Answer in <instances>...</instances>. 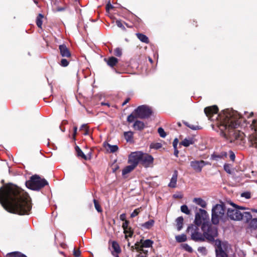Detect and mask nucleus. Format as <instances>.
I'll list each match as a JSON object with an SVG mask.
<instances>
[{"label": "nucleus", "mask_w": 257, "mask_h": 257, "mask_svg": "<svg viewBox=\"0 0 257 257\" xmlns=\"http://www.w3.org/2000/svg\"><path fill=\"white\" fill-rule=\"evenodd\" d=\"M0 203L8 212L19 215L28 214L32 208L28 194L16 186L0 188Z\"/></svg>", "instance_id": "1"}, {"label": "nucleus", "mask_w": 257, "mask_h": 257, "mask_svg": "<svg viewBox=\"0 0 257 257\" xmlns=\"http://www.w3.org/2000/svg\"><path fill=\"white\" fill-rule=\"evenodd\" d=\"M218 110L217 107L214 105L205 108L204 112L210 120L215 122L222 136H231L234 129L240 123V115L233 110L226 109L219 114Z\"/></svg>", "instance_id": "2"}, {"label": "nucleus", "mask_w": 257, "mask_h": 257, "mask_svg": "<svg viewBox=\"0 0 257 257\" xmlns=\"http://www.w3.org/2000/svg\"><path fill=\"white\" fill-rule=\"evenodd\" d=\"M227 219L225 205L221 203L214 205L211 209V221L214 225H217L220 221L225 222Z\"/></svg>", "instance_id": "3"}, {"label": "nucleus", "mask_w": 257, "mask_h": 257, "mask_svg": "<svg viewBox=\"0 0 257 257\" xmlns=\"http://www.w3.org/2000/svg\"><path fill=\"white\" fill-rule=\"evenodd\" d=\"M201 229L204 233V241L207 239L210 241H215L214 238L218 235L216 227L213 226L210 222H204L201 225Z\"/></svg>", "instance_id": "4"}, {"label": "nucleus", "mask_w": 257, "mask_h": 257, "mask_svg": "<svg viewBox=\"0 0 257 257\" xmlns=\"http://www.w3.org/2000/svg\"><path fill=\"white\" fill-rule=\"evenodd\" d=\"M48 184L45 179H41L37 175L32 176L30 180L26 182L27 187L33 190H39Z\"/></svg>", "instance_id": "5"}, {"label": "nucleus", "mask_w": 257, "mask_h": 257, "mask_svg": "<svg viewBox=\"0 0 257 257\" xmlns=\"http://www.w3.org/2000/svg\"><path fill=\"white\" fill-rule=\"evenodd\" d=\"M200 225L191 224L187 229L188 233L191 236V239L195 241H204V235L202 229L200 228Z\"/></svg>", "instance_id": "6"}, {"label": "nucleus", "mask_w": 257, "mask_h": 257, "mask_svg": "<svg viewBox=\"0 0 257 257\" xmlns=\"http://www.w3.org/2000/svg\"><path fill=\"white\" fill-rule=\"evenodd\" d=\"M231 205L234 208H228L227 211V217L233 220L239 221L244 219L245 212L241 213L239 210H245V208L242 206H239L234 203Z\"/></svg>", "instance_id": "7"}, {"label": "nucleus", "mask_w": 257, "mask_h": 257, "mask_svg": "<svg viewBox=\"0 0 257 257\" xmlns=\"http://www.w3.org/2000/svg\"><path fill=\"white\" fill-rule=\"evenodd\" d=\"M244 221L247 224L246 231L251 233L257 229V218H252V215L249 212H245Z\"/></svg>", "instance_id": "8"}, {"label": "nucleus", "mask_w": 257, "mask_h": 257, "mask_svg": "<svg viewBox=\"0 0 257 257\" xmlns=\"http://www.w3.org/2000/svg\"><path fill=\"white\" fill-rule=\"evenodd\" d=\"M209 216L207 212L202 209H199L195 215L194 223L198 225H202L204 222H209Z\"/></svg>", "instance_id": "9"}, {"label": "nucleus", "mask_w": 257, "mask_h": 257, "mask_svg": "<svg viewBox=\"0 0 257 257\" xmlns=\"http://www.w3.org/2000/svg\"><path fill=\"white\" fill-rule=\"evenodd\" d=\"M136 117L146 118L149 117L152 113L151 109L146 105L139 106L135 110Z\"/></svg>", "instance_id": "10"}, {"label": "nucleus", "mask_w": 257, "mask_h": 257, "mask_svg": "<svg viewBox=\"0 0 257 257\" xmlns=\"http://www.w3.org/2000/svg\"><path fill=\"white\" fill-rule=\"evenodd\" d=\"M143 155V152L141 151H137L132 152L128 156V163L133 164L136 166L141 162V157Z\"/></svg>", "instance_id": "11"}, {"label": "nucleus", "mask_w": 257, "mask_h": 257, "mask_svg": "<svg viewBox=\"0 0 257 257\" xmlns=\"http://www.w3.org/2000/svg\"><path fill=\"white\" fill-rule=\"evenodd\" d=\"M215 251H229L230 245L227 241H221L219 239L215 240Z\"/></svg>", "instance_id": "12"}, {"label": "nucleus", "mask_w": 257, "mask_h": 257, "mask_svg": "<svg viewBox=\"0 0 257 257\" xmlns=\"http://www.w3.org/2000/svg\"><path fill=\"white\" fill-rule=\"evenodd\" d=\"M154 158L151 155L143 153V155L141 157V163L145 167H149L151 164H153Z\"/></svg>", "instance_id": "13"}, {"label": "nucleus", "mask_w": 257, "mask_h": 257, "mask_svg": "<svg viewBox=\"0 0 257 257\" xmlns=\"http://www.w3.org/2000/svg\"><path fill=\"white\" fill-rule=\"evenodd\" d=\"M207 163L204 161H193L190 162L191 167L197 172H200L202 168L205 166Z\"/></svg>", "instance_id": "14"}, {"label": "nucleus", "mask_w": 257, "mask_h": 257, "mask_svg": "<svg viewBox=\"0 0 257 257\" xmlns=\"http://www.w3.org/2000/svg\"><path fill=\"white\" fill-rule=\"evenodd\" d=\"M60 53L63 57H69L71 56V53L65 45H60L59 47Z\"/></svg>", "instance_id": "15"}, {"label": "nucleus", "mask_w": 257, "mask_h": 257, "mask_svg": "<svg viewBox=\"0 0 257 257\" xmlns=\"http://www.w3.org/2000/svg\"><path fill=\"white\" fill-rule=\"evenodd\" d=\"M177 177H178V172H177V171L175 170L174 172V174L172 175V177L171 179L170 182L169 184H168L169 187L172 188H174L176 187Z\"/></svg>", "instance_id": "16"}, {"label": "nucleus", "mask_w": 257, "mask_h": 257, "mask_svg": "<svg viewBox=\"0 0 257 257\" xmlns=\"http://www.w3.org/2000/svg\"><path fill=\"white\" fill-rule=\"evenodd\" d=\"M141 244L140 245L138 243L135 244L136 246H140L141 248L150 247L152 246L153 244V241L151 239H146L144 241L141 240Z\"/></svg>", "instance_id": "17"}, {"label": "nucleus", "mask_w": 257, "mask_h": 257, "mask_svg": "<svg viewBox=\"0 0 257 257\" xmlns=\"http://www.w3.org/2000/svg\"><path fill=\"white\" fill-rule=\"evenodd\" d=\"M193 201L195 204L202 208H205L207 206L206 202L201 198H194L193 200Z\"/></svg>", "instance_id": "18"}, {"label": "nucleus", "mask_w": 257, "mask_h": 257, "mask_svg": "<svg viewBox=\"0 0 257 257\" xmlns=\"http://www.w3.org/2000/svg\"><path fill=\"white\" fill-rule=\"evenodd\" d=\"M104 60L106 62L107 65L111 67L115 66L118 62V59L114 57H111L107 60L105 59Z\"/></svg>", "instance_id": "19"}, {"label": "nucleus", "mask_w": 257, "mask_h": 257, "mask_svg": "<svg viewBox=\"0 0 257 257\" xmlns=\"http://www.w3.org/2000/svg\"><path fill=\"white\" fill-rule=\"evenodd\" d=\"M133 133L131 131L124 133V137L127 142L132 143L133 142Z\"/></svg>", "instance_id": "20"}, {"label": "nucleus", "mask_w": 257, "mask_h": 257, "mask_svg": "<svg viewBox=\"0 0 257 257\" xmlns=\"http://www.w3.org/2000/svg\"><path fill=\"white\" fill-rule=\"evenodd\" d=\"M136 167V166H134L133 164H130V165L127 166L123 169L122 172V175H124L128 174L133 171Z\"/></svg>", "instance_id": "21"}, {"label": "nucleus", "mask_w": 257, "mask_h": 257, "mask_svg": "<svg viewBox=\"0 0 257 257\" xmlns=\"http://www.w3.org/2000/svg\"><path fill=\"white\" fill-rule=\"evenodd\" d=\"M183 220L184 219L182 216L179 217L176 219L177 230L178 231L181 230L183 228Z\"/></svg>", "instance_id": "22"}, {"label": "nucleus", "mask_w": 257, "mask_h": 257, "mask_svg": "<svg viewBox=\"0 0 257 257\" xmlns=\"http://www.w3.org/2000/svg\"><path fill=\"white\" fill-rule=\"evenodd\" d=\"M155 221L153 219H150L141 225L142 227L145 229H149L154 225Z\"/></svg>", "instance_id": "23"}, {"label": "nucleus", "mask_w": 257, "mask_h": 257, "mask_svg": "<svg viewBox=\"0 0 257 257\" xmlns=\"http://www.w3.org/2000/svg\"><path fill=\"white\" fill-rule=\"evenodd\" d=\"M145 127L144 123L141 121L137 120L134 124V127L135 130H142Z\"/></svg>", "instance_id": "24"}, {"label": "nucleus", "mask_w": 257, "mask_h": 257, "mask_svg": "<svg viewBox=\"0 0 257 257\" xmlns=\"http://www.w3.org/2000/svg\"><path fill=\"white\" fill-rule=\"evenodd\" d=\"M137 38L142 42L148 44L149 40L148 38L145 35L141 33H137Z\"/></svg>", "instance_id": "25"}, {"label": "nucleus", "mask_w": 257, "mask_h": 257, "mask_svg": "<svg viewBox=\"0 0 257 257\" xmlns=\"http://www.w3.org/2000/svg\"><path fill=\"white\" fill-rule=\"evenodd\" d=\"M194 141L192 138H186L181 142V144L186 147L189 146L190 145H192Z\"/></svg>", "instance_id": "26"}, {"label": "nucleus", "mask_w": 257, "mask_h": 257, "mask_svg": "<svg viewBox=\"0 0 257 257\" xmlns=\"http://www.w3.org/2000/svg\"><path fill=\"white\" fill-rule=\"evenodd\" d=\"M7 257H27L26 255L20 252L15 251L7 253Z\"/></svg>", "instance_id": "27"}, {"label": "nucleus", "mask_w": 257, "mask_h": 257, "mask_svg": "<svg viewBox=\"0 0 257 257\" xmlns=\"http://www.w3.org/2000/svg\"><path fill=\"white\" fill-rule=\"evenodd\" d=\"M228 252L229 251H215L216 257H228Z\"/></svg>", "instance_id": "28"}, {"label": "nucleus", "mask_w": 257, "mask_h": 257, "mask_svg": "<svg viewBox=\"0 0 257 257\" xmlns=\"http://www.w3.org/2000/svg\"><path fill=\"white\" fill-rule=\"evenodd\" d=\"M75 149L78 156L81 157L85 160L88 159L87 157L83 153L82 150L78 146L76 147Z\"/></svg>", "instance_id": "29"}, {"label": "nucleus", "mask_w": 257, "mask_h": 257, "mask_svg": "<svg viewBox=\"0 0 257 257\" xmlns=\"http://www.w3.org/2000/svg\"><path fill=\"white\" fill-rule=\"evenodd\" d=\"M112 247L116 253L120 252L121 249L118 243L115 241L112 242Z\"/></svg>", "instance_id": "30"}, {"label": "nucleus", "mask_w": 257, "mask_h": 257, "mask_svg": "<svg viewBox=\"0 0 257 257\" xmlns=\"http://www.w3.org/2000/svg\"><path fill=\"white\" fill-rule=\"evenodd\" d=\"M176 240L178 242H184L187 240V236L185 234H182L175 236Z\"/></svg>", "instance_id": "31"}, {"label": "nucleus", "mask_w": 257, "mask_h": 257, "mask_svg": "<svg viewBox=\"0 0 257 257\" xmlns=\"http://www.w3.org/2000/svg\"><path fill=\"white\" fill-rule=\"evenodd\" d=\"M43 18V16L41 14H39L37 18L36 24H37V26L39 28L42 27V23H43V22H42Z\"/></svg>", "instance_id": "32"}, {"label": "nucleus", "mask_w": 257, "mask_h": 257, "mask_svg": "<svg viewBox=\"0 0 257 257\" xmlns=\"http://www.w3.org/2000/svg\"><path fill=\"white\" fill-rule=\"evenodd\" d=\"M251 146L257 148V135L252 136L250 139Z\"/></svg>", "instance_id": "33"}, {"label": "nucleus", "mask_w": 257, "mask_h": 257, "mask_svg": "<svg viewBox=\"0 0 257 257\" xmlns=\"http://www.w3.org/2000/svg\"><path fill=\"white\" fill-rule=\"evenodd\" d=\"M181 247L183 249L189 252H192L193 251L192 247L187 243H183L181 244Z\"/></svg>", "instance_id": "34"}, {"label": "nucleus", "mask_w": 257, "mask_h": 257, "mask_svg": "<svg viewBox=\"0 0 257 257\" xmlns=\"http://www.w3.org/2000/svg\"><path fill=\"white\" fill-rule=\"evenodd\" d=\"M181 210L182 212L185 213L186 214L189 215L190 213V211L188 209V207L186 205H183L181 207Z\"/></svg>", "instance_id": "35"}, {"label": "nucleus", "mask_w": 257, "mask_h": 257, "mask_svg": "<svg viewBox=\"0 0 257 257\" xmlns=\"http://www.w3.org/2000/svg\"><path fill=\"white\" fill-rule=\"evenodd\" d=\"M158 132L161 138H164L166 137V134L163 128L159 127L158 130Z\"/></svg>", "instance_id": "36"}, {"label": "nucleus", "mask_w": 257, "mask_h": 257, "mask_svg": "<svg viewBox=\"0 0 257 257\" xmlns=\"http://www.w3.org/2000/svg\"><path fill=\"white\" fill-rule=\"evenodd\" d=\"M108 148L111 153H114L118 149V148L116 145H108Z\"/></svg>", "instance_id": "37"}, {"label": "nucleus", "mask_w": 257, "mask_h": 257, "mask_svg": "<svg viewBox=\"0 0 257 257\" xmlns=\"http://www.w3.org/2000/svg\"><path fill=\"white\" fill-rule=\"evenodd\" d=\"M141 208H138L136 209L131 214V217L134 218L137 216L141 212Z\"/></svg>", "instance_id": "38"}, {"label": "nucleus", "mask_w": 257, "mask_h": 257, "mask_svg": "<svg viewBox=\"0 0 257 257\" xmlns=\"http://www.w3.org/2000/svg\"><path fill=\"white\" fill-rule=\"evenodd\" d=\"M93 202H94V206H95L96 210L98 212H101L102 211V209L101 208L100 206L98 204V203L97 202V201L95 199L93 200Z\"/></svg>", "instance_id": "39"}, {"label": "nucleus", "mask_w": 257, "mask_h": 257, "mask_svg": "<svg viewBox=\"0 0 257 257\" xmlns=\"http://www.w3.org/2000/svg\"><path fill=\"white\" fill-rule=\"evenodd\" d=\"M126 230H124V233L125 234V238H127V236L132 237L133 234V231L131 230L130 228L128 229H126Z\"/></svg>", "instance_id": "40"}, {"label": "nucleus", "mask_w": 257, "mask_h": 257, "mask_svg": "<svg viewBox=\"0 0 257 257\" xmlns=\"http://www.w3.org/2000/svg\"><path fill=\"white\" fill-rule=\"evenodd\" d=\"M224 169L227 173H228V174L231 173L230 167L229 164H224Z\"/></svg>", "instance_id": "41"}, {"label": "nucleus", "mask_w": 257, "mask_h": 257, "mask_svg": "<svg viewBox=\"0 0 257 257\" xmlns=\"http://www.w3.org/2000/svg\"><path fill=\"white\" fill-rule=\"evenodd\" d=\"M69 62L66 59H62L60 62L61 66L63 67H66L68 65Z\"/></svg>", "instance_id": "42"}, {"label": "nucleus", "mask_w": 257, "mask_h": 257, "mask_svg": "<svg viewBox=\"0 0 257 257\" xmlns=\"http://www.w3.org/2000/svg\"><path fill=\"white\" fill-rule=\"evenodd\" d=\"M129 221L127 220H125V221L122 223V227L123 229V230H126V229H128L130 227H128Z\"/></svg>", "instance_id": "43"}, {"label": "nucleus", "mask_w": 257, "mask_h": 257, "mask_svg": "<svg viewBox=\"0 0 257 257\" xmlns=\"http://www.w3.org/2000/svg\"><path fill=\"white\" fill-rule=\"evenodd\" d=\"M121 50L119 48H117L114 50V55L116 56L119 57L121 55Z\"/></svg>", "instance_id": "44"}, {"label": "nucleus", "mask_w": 257, "mask_h": 257, "mask_svg": "<svg viewBox=\"0 0 257 257\" xmlns=\"http://www.w3.org/2000/svg\"><path fill=\"white\" fill-rule=\"evenodd\" d=\"M198 251L203 254H205L206 253V249L204 246L199 247L198 248Z\"/></svg>", "instance_id": "45"}, {"label": "nucleus", "mask_w": 257, "mask_h": 257, "mask_svg": "<svg viewBox=\"0 0 257 257\" xmlns=\"http://www.w3.org/2000/svg\"><path fill=\"white\" fill-rule=\"evenodd\" d=\"M136 117L133 115L132 114L129 115L127 118V120L129 122H132L134 121Z\"/></svg>", "instance_id": "46"}, {"label": "nucleus", "mask_w": 257, "mask_h": 257, "mask_svg": "<svg viewBox=\"0 0 257 257\" xmlns=\"http://www.w3.org/2000/svg\"><path fill=\"white\" fill-rule=\"evenodd\" d=\"M151 147L156 149H158L162 147V144L161 143H155L152 145Z\"/></svg>", "instance_id": "47"}, {"label": "nucleus", "mask_w": 257, "mask_h": 257, "mask_svg": "<svg viewBox=\"0 0 257 257\" xmlns=\"http://www.w3.org/2000/svg\"><path fill=\"white\" fill-rule=\"evenodd\" d=\"M73 254L75 257H79L81 255V252L79 249L76 250L74 249L73 250Z\"/></svg>", "instance_id": "48"}, {"label": "nucleus", "mask_w": 257, "mask_h": 257, "mask_svg": "<svg viewBox=\"0 0 257 257\" xmlns=\"http://www.w3.org/2000/svg\"><path fill=\"white\" fill-rule=\"evenodd\" d=\"M186 125L189 128H190L191 129L193 130H196L199 129V126H195V125H193V124H188L187 123H186Z\"/></svg>", "instance_id": "49"}, {"label": "nucleus", "mask_w": 257, "mask_h": 257, "mask_svg": "<svg viewBox=\"0 0 257 257\" xmlns=\"http://www.w3.org/2000/svg\"><path fill=\"white\" fill-rule=\"evenodd\" d=\"M241 196L244 197L246 199H248L250 197V194L248 192L243 193L241 194Z\"/></svg>", "instance_id": "50"}, {"label": "nucleus", "mask_w": 257, "mask_h": 257, "mask_svg": "<svg viewBox=\"0 0 257 257\" xmlns=\"http://www.w3.org/2000/svg\"><path fill=\"white\" fill-rule=\"evenodd\" d=\"M178 143V140L177 138L175 139L173 142V146L174 149L177 148Z\"/></svg>", "instance_id": "51"}, {"label": "nucleus", "mask_w": 257, "mask_h": 257, "mask_svg": "<svg viewBox=\"0 0 257 257\" xmlns=\"http://www.w3.org/2000/svg\"><path fill=\"white\" fill-rule=\"evenodd\" d=\"M136 248L138 250V251H141L142 252H143L144 253L147 254V252H148V251L146 250H144L143 249V248H141L140 246H136Z\"/></svg>", "instance_id": "52"}, {"label": "nucleus", "mask_w": 257, "mask_h": 257, "mask_svg": "<svg viewBox=\"0 0 257 257\" xmlns=\"http://www.w3.org/2000/svg\"><path fill=\"white\" fill-rule=\"evenodd\" d=\"M251 125L255 129L257 128V120L255 119L252 120Z\"/></svg>", "instance_id": "53"}, {"label": "nucleus", "mask_w": 257, "mask_h": 257, "mask_svg": "<svg viewBox=\"0 0 257 257\" xmlns=\"http://www.w3.org/2000/svg\"><path fill=\"white\" fill-rule=\"evenodd\" d=\"M119 218L122 221H124L125 220H126L125 219H126V215H125V214L124 213H122L121 214L120 216H119Z\"/></svg>", "instance_id": "54"}, {"label": "nucleus", "mask_w": 257, "mask_h": 257, "mask_svg": "<svg viewBox=\"0 0 257 257\" xmlns=\"http://www.w3.org/2000/svg\"><path fill=\"white\" fill-rule=\"evenodd\" d=\"M235 154L232 152H230V159H231V160L233 161L235 159Z\"/></svg>", "instance_id": "55"}, {"label": "nucleus", "mask_w": 257, "mask_h": 257, "mask_svg": "<svg viewBox=\"0 0 257 257\" xmlns=\"http://www.w3.org/2000/svg\"><path fill=\"white\" fill-rule=\"evenodd\" d=\"M116 25L117 27H119V28H124V26L123 25H122V24L121 23V22L119 21H117L116 22Z\"/></svg>", "instance_id": "56"}, {"label": "nucleus", "mask_w": 257, "mask_h": 257, "mask_svg": "<svg viewBox=\"0 0 257 257\" xmlns=\"http://www.w3.org/2000/svg\"><path fill=\"white\" fill-rule=\"evenodd\" d=\"M178 154H179V151L177 150V148L174 149V155L178 157Z\"/></svg>", "instance_id": "57"}, {"label": "nucleus", "mask_w": 257, "mask_h": 257, "mask_svg": "<svg viewBox=\"0 0 257 257\" xmlns=\"http://www.w3.org/2000/svg\"><path fill=\"white\" fill-rule=\"evenodd\" d=\"M77 131V127L76 126L74 127V133H73V137H75Z\"/></svg>", "instance_id": "58"}, {"label": "nucleus", "mask_w": 257, "mask_h": 257, "mask_svg": "<svg viewBox=\"0 0 257 257\" xmlns=\"http://www.w3.org/2000/svg\"><path fill=\"white\" fill-rule=\"evenodd\" d=\"M86 127H87L86 125V124H82V125L81 126V127H80V130H83V129H84V130H85V129H86V128H86Z\"/></svg>", "instance_id": "59"}, {"label": "nucleus", "mask_w": 257, "mask_h": 257, "mask_svg": "<svg viewBox=\"0 0 257 257\" xmlns=\"http://www.w3.org/2000/svg\"><path fill=\"white\" fill-rule=\"evenodd\" d=\"M129 100H130V99H129V98L126 99V100H125L123 102L122 105H125V104H126V103L128 102Z\"/></svg>", "instance_id": "60"}, {"label": "nucleus", "mask_w": 257, "mask_h": 257, "mask_svg": "<svg viewBox=\"0 0 257 257\" xmlns=\"http://www.w3.org/2000/svg\"><path fill=\"white\" fill-rule=\"evenodd\" d=\"M84 131H85V132L84 133V135H87L88 134V130L86 128V129L84 130Z\"/></svg>", "instance_id": "61"}, {"label": "nucleus", "mask_w": 257, "mask_h": 257, "mask_svg": "<svg viewBox=\"0 0 257 257\" xmlns=\"http://www.w3.org/2000/svg\"><path fill=\"white\" fill-rule=\"evenodd\" d=\"M174 196L175 198H181L182 197V196L181 195H174Z\"/></svg>", "instance_id": "62"}, {"label": "nucleus", "mask_w": 257, "mask_h": 257, "mask_svg": "<svg viewBox=\"0 0 257 257\" xmlns=\"http://www.w3.org/2000/svg\"><path fill=\"white\" fill-rule=\"evenodd\" d=\"M109 8H112V6L111 5H109L108 4V5H107L106 9L108 10V9H109Z\"/></svg>", "instance_id": "63"}, {"label": "nucleus", "mask_w": 257, "mask_h": 257, "mask_svg": "<svg viewBox=\"0 0 257 257\" xmlns=\"http://www.w3.org/2000/svg\"><path fill=\"white\" fill-rule=\"evenodd\" d=\"M112 254H113V255L115 257H119V256H118V254H117L118 253H116V254H114V253H112Z\"/></svg>", "instance_id": "64"}]
</instances>
